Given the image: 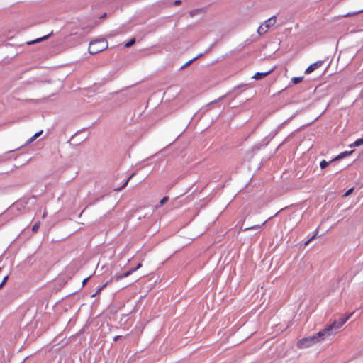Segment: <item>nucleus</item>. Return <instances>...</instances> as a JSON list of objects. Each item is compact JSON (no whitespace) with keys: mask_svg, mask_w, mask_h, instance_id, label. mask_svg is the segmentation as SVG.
Masks as SVG:
<instances>
[{"mask_svg":"<svg viewBox=\"0 0 363 363\" xmlns=\"http://www.w3.org/2000/svg\"><path fill=\"white\" fill-rule=\"evenodd\" d=\"M169 200L168 196L163 197L160 201V206L164 205Z\"/></svg>","mask_w":363,"mask_h":363,"instance_id":"nucleus-20","label":"nucleus"},{"mask_svg":"<svg viewBox=\"0 0 363 363\" xmlns=\"http://www.w3.org/2000/svg\"><path fill=\"white\" fill-rule=\"evenodd\" d=\"M328 164H329L328 162L323 160L320 162V167H321V169H324L328 165Z\"/></svg>","mask_w":363,"mask_h":363,"instance_id":"nucleus-19","label":"nucleus"},{"mask_svg":"<svg viewBox=\"0 0 363 363\" xmlns=\"http://www.w3.org/2000/svg\"><path fill=\"white\" fill-rule=\"evenodd\" d=\"M135 175V174H132L128 178V179L125 182V183L123 184V186H121V187H118V188H116L115 189V191H119L121 190H122L123 189H124L128 184L130 179Z\"/></svg>","mask_w":363,"mask_h":363,"instance_id":"nucleus-9","label":"nucleus"},{"mask_svg":"<svg viewBox=\"0 0 363 363\" xmlns=\"http://www.w3.org/2000/svg\"><path fill=\"white\" fill-rule=\"evenodd\" d=\"M36 138H37V137H35V135H34L33 136H32V137L28 140V141H29V142H33V141H34Z\"/></svg>","mask_w":363,"mask_h":363,"instance_id":"nucleus-29","label":"nucleus"},{"mask_svg":"<svg viewBox=\"0 0 363 363\" xmlns=\"http://www.w3.org/2000/svg\"><path fill=\"white\" fill-rule=\"evenodd\" d=\"M134 272V269H129L128 271L125 272L124 274H125L126 277L130 276Z\"/></svg>","mask_w":363,"mask_h":363,"instance_id":"nucleus-23","label":"nucleus"},{"mask_svg":"<svg viewBox=\"0 0 363 363\" xmlns=\"http://www.w3.org/2000/svg\"><path fill=\"white\" fill-rule=\"evenodd\" d=\"M303 79V77H295L291 79V82L294 84H297L301 82Z\"/></svg>","mask_w":363,"mask_h":363,"instance_id":"nucleus-14","label":"nucleus"},{"mask_svg":"<svg viewBox=\"0 0 363 363\" xmlns=\"http://www.w3.org/2000/svg\"><path fill=\"white\" fill-rule=\"evenodd\" d=\"M315 337L310 336L308 337H303L298 341L297 347L300 349L306 348L312 346L313 344L317 343L315 342Z\"/></svg>","mask_w":363,"mask_h":363,"instance_id":"nucleus-3","label":"nucleus"},{"mask_svg":"<svg viewBox=\"0 0 363 363\" xmlns=\"http://www.w3.org/2000/svg\"><path fill=\"white\" fill-rule=\"evenodd\" d=\"M120 337V336H116L114 338H113V340L114 341H117L118 339Z\"/></svg>","mask_w":363,"mask_h":363,"instance_id":"nucleus-35","label":"nucleus"},{"mask_svg":"<svg viewBox=\"0 0 363 363\" xmlns=\"http://www.w3.org/2000/svg\"><path fill=\"white\" fill-rule=\"evenodd\" d=\"M9 279V276H6L2 281L0 283V289L3 287V286L6 283L7 280Z\"/></svg>","mask_w":363,"mask_h":363,"instance_id":"nucleus-22","label":"nucleus"},{"mask_svg":"<svg viewBox=\"0 0 363 363\" xmlns=\"http://www.w3.org/2000/svg\"><path fill=\"white\" fill-rule=\"evenodd\" d=\"M49 35H45V36H44V37L37 38V39H35V40H32V41L28 42L27 43H28V45H32V44H34V43H38V42L43 41V40H45V39H47V38L49 37Z\"/></svg>","mask_w":363,"mask_h":363,"instance_id":"nucleus-11","label":"nucleus"},{"mask_svg":"<svg viewBox=\"0 0 363 363\" xmlns=\"http://www.w3.org/2000/svg\"><path fill=\"white\" fill-rule=\"evenodd\" d=\"M108 48V42L104 38L92 40L89 43L88 51L91 55L97 54Z\"/></svg>","mask_w":363,"mask_h":363,"instance_id":"nucleus-1","label":"nucleus"},{"mask_svg":"<svg viewBox=\"0 0 363 363\" xmlns=\"http://www.w3.org/2000/svg\"><path fill=\"white\" fill-rule=\"evenodd\" d=\"M323 60H318L311 65H310L305 70V73L308 74L317 69L318 68L320 67L323 65Z\"/></svg>","mask_w":363,"mask_h":363,"instance_id":"nucleus-5","label":"nucleus"},{"mask_svg":"<svg viewBox=\"0 0 363 363\" xmlns=\"http://www.w3.org/2000/svg\"><path fill=\"white\" fill-rule=\"evenodd\" d=\"M121 279H122V277H121V274H115L114 276H113L109 281H120Z\"/></svg>","mask_w":363,"mask_h":363,"instance_id":"nucleus-15","label":"nucleus"},{"mask_svg":"<svg viewBox=\"0 0 363 363\" xmlns=\"http://www.w3.org/2000/svg\"><path fill=\"white\" fill-rule=\"evenodd\" d=\"M277 21V18L275 16L269 18V19L266 20L264 26L269 30L272 26H273Z\"/></svg>","mask_w":363,"mask_h":363,"instance_id":"nucleus-7","label":"nucleus"},{"mask_svg":"<svg viewBox=\"0 0 363 363\" xmlns=\"http://www.w3.org/2000/svg\"><path fill=\"white\" fill-rule=\"evenodd\" d=\"M43 133V130H40L35 134V137L38 138Z\"/></svg>","mask_w":363,"mask_h":363,"instance_id":"nucleus-31","label":"nucleus"},{"mask_svg":"<svg viewBox=\"0 0 363 363\" xmlns=\"http://www.w3.org/2000/svg\"><path fill=\"white\" fill-rule=\"evenodd\" d=\"M89 30H86H86H85V29H84V30H83V33H79V35H83L84 33H89Z\"/></svg>","mask_w":363,"mask_h":363,"instance_id":"nucleus-34","label":"nucleus"},{"mask_svg":"<svg viewBox=\"0 0 363 363\" xmlns=\"http://www.w3.org/2000/svg\"><path fill=\"white\" fill-rule=\"evenodd\" d=\"M36 138H37V137H35V135H34L33 136H32V137L28 140V141H29V142H33V141H34Z\"/></svg>","mask_w":363,"mask_h":363,"instance_id":"nucleus-30","label":"nucleus"},{"mask_svg":"<svg viewBox=\"0 0 363 363\" xmlns=\"http://www.w3.org/2000/svg\"><path fill=\"white\" fill-rule=\"evenodd\" d=\"M46 211H45L44 213H43V217L45 218L46 216Z\"/></svg>","mask_w":363,"mask_h":363,"instance_id":"nucleus-37","label":"nucleus"},{"mask_svg":"<svg viewBox=\"0 0 363 363\" xmlns=\"http://www.w3.org/2000/svg\"><path fill=\"white\" fill-rule=\"evenodd\" d=\"M182 4V1L180 0H177L174 2V5L179 6Z\"/></svg>","mask_w":363,"mask_h":363,"instance_id":"nucleus-28","label":"nucleus"},{"mask_svg":"<svg viewBox=\"0 0 363 363\" xmlns=\"http://www.w3.org/2000/svg\"><path fill=\"white\" fill-rule=\"evenodd\" d=\"M142 267V264L141 263H139L136 267L135 268H132L131 269H134V272L138 270V269H140V267Z\"/></svg>","mask_w":363,"mask_h":363,"instance_id":"nucleus-25","label":"nucleus"},{"mask_svg":"<svg viewBox=\"0 0 363 363\" xmlns=\"http://www.w3.org/2000/svg\"><path fill=\"white\" fill-rule=\"evenodd\" d=\"M316 237V234H315L313 236L311 237V238L310 240H308L306 242V245H308L312 240L315 239Z\"/></svg>","mask_w":363,"mask_h":363,"instance_id":"nucleus-26","label":"nucleus"},{"mask_svg":"<svg viewBox=\"0 0 363 363\" xmlns=\"http://www.w3.org/2000/svg\"><path fill=\"white\" fill-rule=\"evenodd\" d=\"M89 277H87V278H86V279H84V281H83V282H82V285H83V286H84V285L86 284V282H87V281L89 280Z\"/></svg>","mask_w":363,"mask_h":363,"instance_id":"nucleus-32","label":"nucleus"},{"mask_svg":"<svg viewBox=\"0 0 363 363\" xmlns=\"http://www.w3.org/2000/svg\"><path fill=\"white\" fill-rule=\"evenodd\" d=\"M267 30H268V29L264 25L260 26L257 28V33L260 35L264 34L265 33H267Z\"/></svg>","mask_w":363,"mask_h":363,"instance_id":"nucleus-10","label":"nucleus"},{"mask_svg":"<svg viewBox=\"0 0 363 363\" xmlns=\"http://www.w3.org/2000/svg\"><path fill=\"white\" fill-rule=\"evenodd\" d=\"M266 222H267V220L264 221L262 225H253V226H250V227L246 228L244 229V230L247 231V230H252V229H261L262 226L263 225H264L266 223Z\"/></svg>","mask_w":363,"mask_h":363,"instance_id":"nucleus-12","label":"nucleus"},{"mask_svg":"<svg viewBox=\"0 0 363 363\" xmlns=\"http://www.w3.org/2000/svg\"><path fill=\"white\" fill-rule=\"evenodd\" d=\"M362 11H363V9H362V10H361V11H358L357 13H359V12H362Z\"/></svg>","mask_w":363,"mask_h":363,"instance_id":"nucleus-38","label":"nucleus"},{"mask_svg":"<svg viewBox=\"0 0 363 363\" xmlns=\"http://www.w3.org/2000/svg\"><path fill=\"white\" fill-rule=\"evenodd\" d=\"M111 281H107L104 284H103L101 287H99L101 290H103L108 284H109Z\"/></svg>","mask_w":363,"mask_h":363,"instance_id":"nucleus-24","label":"nucleus"},{"mask_svg":"<svg viewBox=\"0 0 363 363\" xmlns=\"http://www.w3.org/2000/svg\"><path fill=\"white\" fill-rule=\"evenodd\" d=\"M121 274V277H122V279H123V278H125V277H126V276H125V274L124 273H123V274Z\"/></svg>","mask_w":363,"mask_h":363,"instance_id":"nucleus-36","label":"nucleus"},{"mask_svg":"<svg viewBox=\"0 0 363 363\" xmlns=\"http://www.w3.org/2000/svg\"><path fill=\"white\" fill-rule=\"evenodd\" d=\"M135 39L133 38L129 42L125 43V48H130V47H131L135 43Z\"/></svg>","mask_w":363,"mask_h":363,"instance_id":"nucleus-18","label":"nucleus"},{"mask_svg":"<svg viewBox=\"0 0 363 363\" xmlns=\"http://www.w3.org/2000/svg\"><path fill=\"white\" fill-rule=\"evenodd\" d=\"M316 237V234H315L313 236L311 237V238L310 240H308L306 242V245H308L312 240L315 239Z\"/></svg>","mask_w":363,"mask_h":363,"instance_id":"nucleus-27","label":"nucleus"},{"mask_svg":"<svg viewBox=\"0 0 363 363\" xmlns=\"http://www.w3.org/2000/svg\"><path fill=\"white\" fill-rule=\"evenodd\" d=\"M198 57H195L194 58L189 60L188 62H186L184 65H182L181 67V69H184L185 67H186L187 66L190 65L193 61H194L196 59H197Z\"/></svg>","mask_w":363,"mask_h":363,"instance_id":"nucleus-17","label":"nucleus"},{"mask_svg":"<svg viewBox=\"0 0 363 363\" xmlns=\"http://www.w3.org/2000/svg\"><path fill=\"white\" fill-rule=\"evenodd\" d=\"M274 67L272 68L271 69L265 72H256L252 78L255 79V80H260L265 77L266 76L269 75L270 73H272L274 71Z\"/></svg>","mask_w":363,"mask_h":363,"instance_id":"nucleus-6","label":"nucleus"},{"mask_svg":"<svg viewBox=\"0 0 363 363\" xmlns=\"http://www.w3.org/2000/svg\"><path fill=\"white\" fill-rule=\"evenodd\" d=\"M353 315V313L342 315L338 320H335L333 323L330 324L333 326V331L337 330L340 328Z\"/></svg>","mask_w":363,"mask_h":363,"instance_id":"nucleus-4","label":"nucleus"},{"mask_svg":"<svg viewBox=\"0 0 363 363\" xmlns=\"http://www.w3.org/2000/svg\"><path fill=\"white\" fill-rule=\"evenodd\" d=\"M354 191V188H351L350 189H348L345 193V194L343 195L344 197H347L349 195H350Z\"/></svg>","mask_w":363,"mask_h":363,"instance_id":"nucleus-21","label":"nucleus"},{"mask_svg":"<svg viewBox=\"0 0 363 363\" xmlns=\"http://www.w3.org/2000/svg\"><path fill=\"white\" fill-rule=\"evenodd\" d=\"M363 145V138H359L356 140L352 145H350V147H359Z\"/></svg>","mask_w":363,"mask_h":363,"instance_id":"nucleus-13","label":"nucleus"},{"mask_svg":"<svg viewBox=\"0 0 363 363\" xmlns=\"http://www.w3.org/2000/svg\"><path fill=\"white\" fill-rule=\"evenodd\" d=\"M336 332L333 331V326L328 325L324 329L315 333L313 336L316 337L315 342L318 343L323 340L325 337L333 335Z\"/></svg>","mask_w":363,"mask_h":363,"instance_id":"nucleus-2","label":"nucleus"},{"mask_svg":"<svg viewBox=\"0 0 363 363\" xmlns=\"http://www.w3.org/2000/svg\"><path fill=\"white\" fill-rule=\"evenodd\" d=\"M40 223L38 221V222H36L33 225V228H32V231L33 233H36L39 228H40Z\"/></svg>","mask_w":363,"mask_h":363,"instance_id":"nucleus-16","label":"nucleus"},{"mask_svg":"<svg viewBox=\"0 0 363 363\" xmlns=\"http://www.w3.org/2000/svg\"><path fill=\"white\" fill-rule=\"evenodd\" d=\"M353 152H354V150L342 152L337 157H336V158L335 160H340V159L344 158L347 156L350 155Z\"/></svg>","mask_w":363,"mask_h":363,"instance_id":"nucleus-8","label":"nucleus"},{"mask_svg":"<svg viewBox=\"0 0 363 363\" xmlns=\"http://www.w3.org/2000/svg\"><path fill=\"white\" fill-rule=\"evenodd\" d=\"M101 291H102V290H101L100 288H99V289H97V291H96V293L93 295V296H96V294H99Z\"/></svg>","mask_w":363,"mask_h":363,"instance_id":"nucleus-33","label":"nucleus"}]
</instances>
